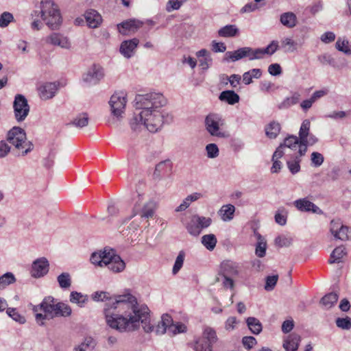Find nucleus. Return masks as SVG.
<instances>
[{
    "mask_svg": "<svg viewBox=\"0 0 351 351\" xmlns=\"http://www.w3.org/2000/svg\"><path fill=\"white\" fill-rule=\"evenodd\" d=\"M92 298L104 302V313L108 326L121 332L134 331L142 324L145 331H150L148 324V307L138 304L136 298L128 293L111 295L106 291H96Z\"/></svg>",
    "mask_w": 351,
    "mask_h": 351,
    "instance_id": "obj_1",
    "label": "nucleus"
},
{
    "mask_svg": "<svg viewBox=\"0 0 351 351\" xmlns=\"http://www.w3.org/2000/svg\"><path fill=\"white\" fill-rule=\"evenodd\" d=\"M136 110H141L138 114L134 113L130 124L133 131L140 130L144 126L151 132L158 131L164 123H170L173 117L165 114L160 108L166 104L164 96L158 93H149L138 95L134 99Z\"/></svg>",
    "mask_w": 351,
    "mask_h": 351,
    "instance_id": "obj_2",
    "label": "nucleus"
},
{
    "mask_svg": "<svg viewBox=\"0 0 351 351\" xmlns=\"http://www.w3.org/2000/svg\"><path fill=\"white\" fill-rule=\"evenodd\" d=\"M40 17L51 30H58L62 23V18L58 5L53 0L40 1Z\"/></svg>",
    "mask_w": 351,
    "mask_h": 351,
    "instance_id": "obj_3",
    "label": "nucleus"
},
{
    "mask_svg": "<svg viewBox=\"0 0 351 351\" xmlns=\"http://www.w3.org/2000/svg\"><path fill=\"white\" fill-rule=\"evenodd\" d=\"M224 125L225 120L220 114L211 112L205 117V129L211 136L220 138H227L228 134L222 129Z\"/></svg>",
    "mask_w": 351,
    "mask_h": 351,
    "instance_id": "obj_4",
    "label": "nucleus"
},
{
    "mask_svg": "<svg viewBox=\"0 0 351 351\" xmlns=\"http://www.w3.org/2000/svg\"><path fill=\"white\" fill-rule=\"evenodd\" d=\"M7 140L18 149H25L22 152L23 156L27 154L34 148L32 143L27 141L25 130L20 127L12 128L8 133Z\"/></svg>",
    "mask_w": 351,
    "mask_h": 351,
    "instance_id": "obj_5",
    "label": "nucleus"
},
{
    "mask_svg": "<svg viewBox=\"0 0 351 351\" xmlns=\"http://www.w3.org/2000/svg\"><path fill=\"white\" fill-rule=\"evenodd\" d=\"M211 223V218L195 215L191 217L186 229L190 234L198 236L202 230L209 227Z\"/></svg>",
    "mask_w": 351,
    "mask_h": 351,
    "instance_id": "obj_6",
    "label": "nucleus"
},
{
    "mask_svg": "<svg viewBox=\"0 0 351 351\" xmlns=\"http://www.w3.org/2000/svg\"><path fill=\"white\" fill-rule=\"evenodd\" d=\"M126 94L123 92L114 93L109 101L112 114L117 118L122 117L126 105Z\"/></svg>",
    "mask_w": 351,
    "mask_h": 351,
    "instance_id": "obj_7",
    "label": "nucleus"
},
{
    "mask_svg": "<svg viewBox=\"0 0 351 351\" xmlns=\"http://www.w3.org/2000/svg\"><path fill=\"white\" fill-rule=\"evenodd\" d=\"M299 143L300 139L296 136H288L284 139L283 143L276 148L274 152V157H282L283 155L291 156V151L296 150Z\"/></svg>",
    "mask_w": 351,
    "mask_h": 351,
    "instance_id": "obj_8",
    "label": "nucleus"
},
{
    "mask_svg": "<svg viewBox=\"0 0 351 351\" xmlns=\"http://www.w3.org/2000/svg\"><path fill=\"white\" fill-rule=\"evenodd\" d=\"M13 108L16 121L18 122L24 121L29 112V106L26 98L22 95H16L14 98Z\"/></svg>",
    "mask_w": 351,
    "mask_h": 351,
    "instance_id": "obj_9",
    "label": "nucleus"
},
{
    "mask_svg": "<svg viewBox=\"0 0 351 351\" xmlns=\"http://www.w3.org/2000/svg\"><path fill=\"white\" fill-rule=\"evenodd\" d=\"M104 267H107L114 273H119L124 270L125 263L119 255L115 254L113 250L109 249L107 254V261H106Z\"/></svg>",
    "mask_w": 351,
    "mask_h": 351,
    "instance_id": "obj_10",
    "label": "nucleus"
},
{
    "mask_svg": "<svg viewBox=\"0 0 351 351\" xmlns=\"http://www.w3.org/2000/svg\"><path fill=\"white\" fill-rule=\"evenodd\" d=\"M330 230L336 239L347 241L351 238V231L349 228L342 225L338 220L331 221Z\"/></svg>",
    "mask_w": 351,
    "mask_h": 351,
    "instance_id": "obj_11",
    "label": "nucleus"
},
{
    "mask_svg": "<svg viewBox=\"0 0 351 351\" xmlns=\"http://www.w3.org/2000/svg\"><path fill=\"white\" fill-rule=\"evenodd\" d=\"M148 324L152 327L150 331H145V332H152L155 331L157 335H163L167 331L169 332V328L171 324V317L168 314H165L162 316L161 320L158 322V324L154 326L153 324L150 323V315H149V310L148 309ZM143 329H144L143 328Z\"/></svg>",
    "mask_w": 351,
    "mask_h": 351,
    "instance_id": "obj_12",
    "label": "nucleus"
},
{
    "mask_svg": "<svg viewBox=\"0 0 351 351\" xmlns=\"http://www.w3.org/2000/svg\"><path fill=\"white\" fill-rule=\"evenodd\" d=\"M104 73L103 69L96 64H93L83 75L84 82L90 84H97L104 77Z\"/></svg>",
    "mask_w": 351,
    "mask_h": 351,
    "instance_id": "obj_13",
    "label": "nucleus"
},
{
    "mask_svg": "<svg viewBox=\"0 0 351 351\" xmlns=\"http://www.w3.org/2000/svg\"><path fill=\"white\" fill-rule=\"evenodd\" d=\"M49 262L45 257L36 259L32 263L31 274L34 278H40L47 274L49 271Z\"/></svg>",
    "mask_w": 351,
    "mask_h": 351,
    "instance_id": "obj_14",
    "label": "nucleus"
},
{
    "mask_svg": "<svg viewBox=\"0 0 351 351\" xmlns=\"http://www.w3.org/2000/svg\"><path fill=\"white\" fill-rule=\"evenodd\" d=\"M46 42L53 46H58L62 49H69L71 43L67 36L60 33H52L46 38Z\"/></svg>",
    "mask_w": 351,
    "mask_h": 351,
    "instance_id": "obj_15",
    "label": "nucleus"
},
{
    "mask_svg": "<svg viewBox=\"0 0 351 351\" xmlns=\"http://www.w3.org/2000/svg\"><path fill=\"white\" fill-rule=\"evenodd\" d=\"M295 206L302 212H312L316 214H322V210L315 204L306 198L299 199L294 202Z\"/></svg>",
    "mask_w": 351,
    "mask_h": 351,
    "instance_id": "obj_16",
    "label": "nucleus"
},
{
    "mask_svg": "<svg viewBox=\"0 0 351 351\" xmlns=\"http://www.w3.org/2000/svg\"><path fill=\"white\" fill-rule=\"evenodd\" d=\"M143 23L139 20L132 19L125 21L117 25L119 32L123 35L127 34L128 31H136L142 25Z\"/></svg>",
    "mask_w": 351,
    "mask_h": 351,
    "instance_id": "obj_17",
    "label": "nucleus"
},
{
    "mask_svg": "<svg viewBox=\"0 0 351 351\" xmlns=\"http://www.w3.org/2000/svg\"><path fill=\"white\" fill-rule=\"evenodd\" d=\"M138 43L139 40L137 38L123 41L120 47L121 53L127 58H131Z\"/></svg>",
    "mask_w": 351,
    "mask_h": 351,
    "instance_id": "obj_18",
    "label": "nucleus"
},
{
    "mask_svg": "<svg viewBox=\"0 0 351 351\" xmlns=\"http://www.w3.org/2000/svg\"><path fill=\"white\" fill-rule=\"evenodd\" d=\"M84 17L88 26L90 28L98 27L102 22L101 16L95 10H87L84 14Z\"/></svg>",
    "mask_w": 351,
    "mask_h": 351,
    "instance_id": "obj_19",
    "label": "nucleus"
},
{
    "mask_svg": "<svg viewBox=\"0 0 351 351\" xmlns=\"http://www.w3.org/2000/svg\"><path fill=\"white\" fill-rule=\"evenodd\" d=\"M171 170L172 163L169 160L161 161L156 166L154 176L160 179L162 176L169 175Z\"/></svg>",
    "mask_w": 351,
    "mask_h": 351,
    "instance_id": "obj_20",
    "label": "nucleus"
},
{
    "mask_svg": "<svg viewBox=\"0 0 351 351\" xmlns=\"http://www.w3.org/2000/svg\"><path fill=\"white\" fill-rule=\"evenodd\" d=\"M40 95L43 99H49L55 96L58 90L56 83H47L40 87Z\"/></svg>",
    "mask_w": 351,
    "mask_h": 351,
    "instance_id": "obj_21",
    "label": "nucleus"
},
{
    "mask_svg": "<svg viewBox=\"0 0 351 351\" xmlns=\"http://www.w3.org/2000/svg\"><path fill=\"white\" fill-rule=\"evenodd\" d=\"M55 305V299L52 296L45 297L41 302L43 311L49 319H53Z\"/></svg>",
    "mask_w": 351,
    "mask_h": 351,
    "instance_id": "obj_22",
    "label": "nucleus"
},
{
    "mask_svg": "<svg viewBox=\"0 0 351 351\" xmlns=\"http://www.w3.org/2000/svg\"><path fill=\"white\" fill-rule=\"evenodd\" d=\"M108 251V250L105 248L104 250H99L92 253L90 258L91 263L101 267H104L106 261H107Z\"/></svg>",
    "mask_w": 351,
    "mask_h": 351,
    "instance_id": "obj_23",
    "label": "nucleus"
},
{
    "mask_svg": "<svg viewBox=\"0 0 351 351\" xmlns=\"http://www.w3.org/2000/svg\"><path fill=\"white\" fill-rule=\"evenodd\" d=\"M254 235L257 239L255 254L259 258H263L266 254L267 242L265 238L256 230H254Z\"/></svg>",
    "mask_w": 351,
    "mask_h": 351,
    "instance_id": "obj_24",
    "label": "nucleus"
},
{
    "mask_svg": "<svg viewBox=\"0 0 351 351\" xmlns=\"http://www.w3.org/2000/svg\"><path fill=\"white\" fill-rule=\"evenodd\" d=\"M346 254L347 252L344 246L341 245L337 247L330 254L328 263L330 264L341 263L343 262V257L346 256Z\"/></svg>",
    "mask_w": 351,
    "mask_h": 351,
    "instance_id": "obj_25",
    "label": "nucleus"
},
{
    "mask_svg": "<svg viewBox=\"0 0 351 351\" xmlns=\"http://www.w3.org/2000/svg\"><path fill=\"white\" fill-rule=\"evenodd\" d=\"M300 337L296 334L290 335L285 341L283 347L286 351H296L299 346Z\"/></svg>",
    "mask_w": 351,
    "mask_h": 351,
    "instance_id": "obj_26",
    "label": "nucleus"
},
{
    "mask_svg": "<svg viewBox=\"0 0 351 351\" xmlns=\"http://www.w3.org/2000/svg\"><path fill=\"white\" fill-rule=\"evenodd\" d=\"M280 21L284 26L293 28L297 24V17L293 12H287L280 15Z\"/></svg>",
    "mask_w": 351,
    "mask_h": 351,
    "instance_id": "obj_27",
    "label": "nucleus"
},
{
    "mask_svg": "<svg viewBox=\"0 0 351 351\" xmlns=\"http://www.w3.org/2000/svg\"><path fill=\"white\" fill-rule=\"evenodd\" d=\"M235 207L232 204L223 205L219 210L218 214L223 221H229L234 217Z\"/></svg>",
    "mask_w": 351,
    "mask_h": 351,
    "instance_id": "obj_28",
    "label": "nucleus"
},
{
    "mask_svg": "<svg viewBox=\"0 0 351 351\" xmlns=\"http://www.w3.org/2000/svg\"><path fill=\"white\" fill-rule=\"evenodd\" d=\"M71 308L63 302H57L55 305L53 318L58 317H69L71 315Z\"/></svg>",
    "mask_w": 351,
    "mask_h": 351,
    "instance_id": "obj_29",
    "label": "nucleus"
},
{
    "mask_svg": "<svg viewBox=\"0 0 351 351\" xmlns=\"http://www.w3.org/2000/svg\"><path fill=\"white\" fill-rule=\"evenodd\" d=\"M219 99L228 104L234 105L239 101L240 98L234 90H224L220 93Z\"/></svg>",
    "mask_w": 351,
    "mask_h": 351,
    "instance_id": "obj_30",
    "label": "nucleus"
},
{
    "mask_svg": "<svg viewBox=\"0 0 351 351\" xmlns=\"http://www.w3.org/2000/svg\"><path fill=\"white\" fill-rule=\"evenodd\" d=\"M156 209V204L153 201H149L146 204H145L143 208H141V210L138 215H139V217L142 219H149L153 217Z\"/></svg>",
    "mask_w": 351,
    "mask_h": 351,
    "instance_id": "obj_31",
    "label": "nucleus"
},
{
    "mask_svg": "<svg viewBox=\"0 0 351 351\" xmlns=\"http://www.w3.org/2000/svg\"><path fill=\"white\" fill-rule=\"evenodd\" d=\"M245 47H241L234 51H227L224 56L223 60L226 62H235L246 56Z\"/></svg>",
    "mask_w": 351,
    "mask_h": 351,
    "instance_id": "obj_32",
    "label": "nucleus"
},
{
    "mask_svg": "<svg viewBox=\"0 0 351 351\" xmlns=\"http://www.w3.org/2000/svg\"><path fill=\"white\" fill-rule=\"evenodd\" d=\"M239 29L235 25H227L221 27L218 31V34L221 37H234L239 34Z\"/></svg>",
    "mask_w": 351,
    "mask_h": 351,
    "instance_id": "obj_33",
    "label": "nucleus"
},
{
    "mask_svg": "<svg viewBox=\"0 0 351 351\" xmlns=\"http://www.w3.org/2000/svg\"><path fill=\"white\" fill-rule=\"evenodd\" d=\"M300 99V94L298 92H295L291 97L285 98L280 104H279L278 108L280 110L287 109L291 106L297 104Z\"/></svg>",
    "mask_w": 351,
    "mask_h": 351,
    "instance_id": "obj_34",
    "label": "nucleus"
},
{
    "mask_svg": "<svg viewBox=\"0 0 351 351\" xmlns=\"http://www.w3.org/2000/svg\"><path fill=\"white\" fill-rule=\"evenodd\" d=\"M281 127L279 123L273 121L265 128V134L269 138H276L280 133Z\"/></svg>",
    "mask_w": 351,
    "mask_h": 351,
    "instance_id": "obj_35",
    "label": "nucleus"
},
{
    "mask_svg": "<svg viewBox=\"0 0 351 351\" xmlns=\"http://www.w3.org/2000/svg\"><path fill=\"white\" fill-rule=\"evenodd\" d=\"M88 123V116L87 113L83 112L77 115L68 125H73L78 128H82Z\"/></svg>",
    "mask_w": 351,
    "mask_h": 351,
    "instance_id": "obj_36",
    "label": "nucleus"
},
{
    "mask_svg": "<svg viewBox=\"0 0 351 351\" xmlns=\"http://www.w3.org/2000/svg\"><path fill=\"white\" fill-rule=\"evenodd\" d=\"M199 339H204L211 346L218 340L215 330L210 327H206L204 328L202 337Z\"/></svg>",
    "mask_w": 351,
    "mask_h": 351,
    "instance_id": "obj_37",
    "label": "nucleus"
},
{
    "mask_svg": "<svg viewBox=\"0 0 351 351\" xmlns=\"http://www.w3.org/2000/svg\"><path fill=\"white\" fill-rule=\"evenodd\" d=\"M247 325L251 332L255 335L259 334L263 329L261 322L256 317H250L246 319Z\"/></svg>",
    "mask_w": 351,
    "mask_h": 351,
    "instance_id": "obj_38",
    "label": "nucleus"
},
{
    "mask_svg": "<svg viewBox=\"0 0 351 351\" xmlns=\"http://www.w3.org/2000/svg\"><path fill=\"white\" fill-rule=\"evenodd\" d=\"M203 245L208 250L212 251L215 249L217 240L215 234H205L201 239Z\"/></svg>",
    "mask_w": 351,
    "mask_h": 351,
    "instance_id": "obj_39",
    "label": "nucleus"
},
{
    "mask_svg": "<svg viewBox=\"0 0 351 351\" xmlns=\"http://www.w3.org/2000/svg\"><path fill=\"white\" fill-rule=\"evenodd\" d=\"M339 295L337 293L331 292L325 295L321 299V303L327 308H330L337 302Z\"/></svg>",
    "mask_w": 351,
    "mask_h": 351,
    "instance_id": "obj_40",
    "label": "nucleus"
},
{
    "mask_svg": "<svg viewBox=\"0 0 351 351\" xmlns=\"http://www.w3.org/2000/svg\"><path fill=\"white\" fill-rule=\"evenodd\" d=\"M87 301V295H84L80 292L72 291L70 294V302L77 304L80 307L83 306Z\"/></svg>",
    "mask_w": 351,
    "mask_h": 351,
    "instance_id": "obj_41",
    "label": "nucleus"
},
{
    "mask_svg": "<svg viewBox=\"0 0 351 351\" xmlns=\"http://www.w3.org/2000/svg\"><path fill=\"white\" fill-rule=\"evenodd\" d=\"M310 125V121L308 119H305L303 121L300 126L299 132V139L302 140L303 144L304 143V142H306V141H308Z\"/></svg>",
    "mask_w": 351,
    "mask_h": 351,
    "instance_id": "obj_42",
    "label": "nucleus"
},
{
    "mask_svg": "<svg viewBox=\"0 0 351 351\" xmlns=\"http://www.w3.org/2000/svg\"><path fill=\"white\" fill-rule=\"evenodd\" d=\"M59 286L64 289H69L71 285V275L68 272H63L57 278Z\"/></svg>",
    "mask_w": 351,
    "mask_h": 351,
    "instance_id": "obj_43",
    "label": "nucleus"
},
{
    "mask_svg": "<svg viewBox=\"0 0 351 351\" xmlns=\"http://www.w3.org/2000/svg\"><path fill=\"white\" fill-rule=\"evenodd\" d=\"M15 282L16 278L12 273H5L3 276H0V290L3 289L7 286L13 284Z\"/></svg>",
    "mask_w": 351,
    "mask_h": 351,
    "instance_id": "obj_44",
    "label": "nucleus"
},
{
    "mask_svg": "<svg viewBox=\"0 0 351 351\" xmlns=\"http://www.w3.org/2000/svg\"><path fill=\"white\" fill-rule=\"evenodd\" d=\"M292 158L293 160L287 161V165L291 173L295 174L300 170V162L301 159L299 158L298 156H293Z\"/></svg>",
    "mask_w": 351,
    "mask_h": 351,
    "instance_id": "obj_45",
    "label": "nucleus"
},
{
    "mask_svg": "<svg viewBox=\"0 0 351 351\" xmlns=\"http://www.w3.org/2000/svg\"><path fill=\"white\" fill-rule=\"evenodd\" d=\"M245 49L246 50V56L249 58L250 60H254L256 59L263 58V52L261 51V49H252L251 47H245Z\"/></svg>",
    "mask_w": 351,
    "mask_h": 351,
    "instance_id": "obj_46",
    "label": "nucleus"
},
{
    "mask_svg": "<svg viewBox=\"0 0 351 351\" xmlns=\"http://www.w3.org/2000/svg\"><path fill=\"white\" fill-rule=\"evenodd\" d=\"M292 243L293 239L291 237L280 235L275 239L276 245L280 247H289L290 245H292Z\"/></svg>",
    "mask_w": 351,
    "mask_h": 351,
    "instance_id": "obj_47",
    "label": "nucleus"
},
{
    "mask_svg": "<svg viewBox=\"0 0 351 351\" xmlns=\"http://www.w3.org/2000/svg\"><path fill=\"white\" fill-rule=\"evenodd\" d=\"M335 46L339 51H342L348 55L351 54V46L349 45V43L347 40H341L340 38H339L336 42Z\"/></svg>",
    "mask_w": 351,
    "mask_h": 351,
    "instance_id": "obj_48",
    "label": "nucleus"
},
{
    "mask_svg": "<svg viewBox=\"0 0 351 351\" xmlns=\"http://www.w3.org/2000/svg\"><path fill=\"white\" fill-rule=\"evenodd\" d=\"M186 330V327L184 324L177 322L173 324V319H171V324L169 328V333L171 335H176L178 333L184 332Z\"/></svg>",
    "mask_w": 351,
    "mask_h": 351,
    "instance_id": "obj_49",
    "label": "nucleus"
},
{
    "mask_svg": "<svg viewBox=\"0 0 351 351\" xmlns=\"http://www.w3.org/2000/svg\"><path fill=\"white\" fill-rule=\"evenodd\" d=\"M195 351H212V346L204 339H198L195 345Z\"/></svg>",
    "mask_w": 351,
    "mask_h": 351,
    "instance_id": "obj_50",
    "label": "nucleus"
},
{
    "mask_svg": "<svg viewBox=\"0 0 351 351\" xmlns=\"http://www.w3.org/2000/svg\"><path fill=\"white\" fill-rule=\"evenodd\" d=\"M6 313L14 320L20 324H24L26 321L25 317L21 315L14 308H8Z\"/></svg>",
    "mask_w": 351,
    "mask_h": 351,
    "instance_id": "obj_51",
    "label": "nucleus"
},
{
    "mask_svg": "<svg viewBox=\"0 0 351 351\" xmlns=\"http://www.w3.org/2000/svg\"><path fill=\"white\" fill-rule=\"evenodd\" d=\"M184 260V253L181 251L180 252L179 254L178 255L174 265L173 267L172 273L175 275L176 274L180 269L182 268L183 265Z\"/></svg>",
    "mask_w": 351,
    "mask_h": 351,
    "instance_id": "obj_52",
    "label": "nucleus"
},
{
    "mask_svg": "<svg viewBox=\"0 0 351 351\" xmlns=\"http://www.w3.org/2000/svg\"><path fill=\"white\" fill-rule=\"evenodd\" d=\"M207 156L210 158H215L219 156V148L215 143H210L206 146Z\"/></svg>",
    "mask_w": 351,
    "mask_h": 351,
    "instance_id": "obj_53",
    "label": "nucleus"
},
{
    "mask_svg": "<svg viewBox=\"0 0 351 351\" xmlns=\"http://www.w3.org/2000/svg\"><path fill=\"white\" fill-rule=\"evenodd\" d=\"M221 79H222V80L226 79L227 81H228L230 82V86L232 88H237V86L240 84V81H241V78L239 75L232 74L229 77L228 75H223L221 76Z\"/></svg>",
    "mask_w": 351,
    "mask_h": 351,
    "instance_id": "obj_54",
    "label": "nucleus"
},
{
    "mask_svg": "<svg viewBox=\"0 0 351 351\" xmlns=\"http://www.w3.org/2000/svg\"><path fill=\"white\" fill-rule=\"evenodd\" d=\"M13 15L8 12H4L0 15V27H7L9 23L13 20Z\"/></svg>",
    "mask_w": 351,
    "mask_h": 351,
    "instance_id": "obj_55",
    "label": "nucleus"
},
{
    "mask_svg": "<svg viewBox=\"0 0 351 351\" xmlns=\"http://www.w3.org/2000/svg\"><path fill=\"white\" fill-rule=\"evenodd\" d=\"M278 279V275L269 276L266 278V282L265 289L267 291H271L275 287Z\"/></svg>",
    "mask_w": 351,
    "mask_h": 351,
    "instance_id": "obj_56",
    "label": "nucleus"
},
{
    "mask_svg": "<svg viewBox=\"0 0 351 351\" xmlns=\"http://www.w3.org/2000/svg\"><path fill=\"white\" fill-rule=\"evenodd\" d=\"M336 324L339 328L342 329H350L351 328V319L347 317L346 318H337Z\"/></svg>",
    "mask_w": 351,
    "mask_h": 351,
    "instance_id": "obj_57",
    "label": "nucleus"
},
{
    "mask_svg": "<svg viewBox=\"0 0 351 351\" xmlns=\"http://www.w3.org/2000/svg\"><path fill=\"white\" fill-rule=\"evenodd\" d=\"M278 47V43L277 41H272L266 48L261 49L263 52V56L265 54L272 55L274 53Z\"/></svg>",
    "mask_w": 351,
    "mask_h": 351,
    "instance_id": "obj_58",
    "label": "nucleus"
},
{
    "mask_svg": "<svg viewBox=\"0 0 351 351\" xmlns=\"http://www.w3.org/2000/svg\"><path fill=\"white\" fill-rule=\"evenodd\" d=\"M258 2H250L245 4L241 10V13H249L254 12L260 8V6L258 5Z\"/></svg>",
    "mask_w": 351,
    "mask_h": 351,
    "instance_id": "obj_59",
    "label": "nucleus"
},
{
    "mask_svg": "<svg viewBox=\"0 0 351 351\" xmlns=\"http://www.w3.org/2000/svg\"><path fill=\"white\" fill-rule=\"evenodd\" d=\"M324 156L319 152H313L311 154V162L315 167H319L324 162Z\"/></svg>",
    "mask_w": 351,
    "mask_h": 351,
    "instance_id": "obj_60",
    "label": "nucleus"
},
{
    "mask_svg": "<svg viewBox=\"0 0 351 351\" xmlns=\"http://www.w3.org/2000/svg\"><path fill=\"white\" fill-rule=\"evenodd\" d=\"M143 200V195L138 194L137 195V199H136L135 205L132 210V215H131V217H135L139 213L141 210V204L142 203Z\"/></svg>",
    "mask_w": 351,
    "mask_h": 351,
    "instance_id": "obj_61",
    "label": "nucleus"
},
{
    "mask_svg": "<svg viewBox=\"0 0 351 351\" xmlns=\"http://www.w3.org/2000/svg\"><path fill=\"white\" fill-rule=\"evenodd\" d=\"M242 343L245 348L250 350L256 343V340L254 337H244Z\"/></svg>",
    "mask_w": 351,
    "mask_h": 351,
    "instance_id": "obj_62",
    "label": "nucleus"
},
{
    "mask_svg": "<svg viewBox=\"0 0 351 351\" xmlns=\"http://www.w3.org/2000/svg\"><path fill=\"white\" fill-rule=\"evenodd\" d=\"M282 45L283 46H289V48L287 49V51H289V52H293L296 50V43L291 38H285L282 41Z\"/></svg>",
    "mask_w": 351,
    "mask_h": 351,
    "instance_id": "obj_63",
    "label": "nucleus"
},
{
    "mask_svg": "<svg viewBox=\"0 0 351 351\" xmlns=\"http://www.w3.org/2000/svg\"><path fill=\"white\" fill-rule=\"evenodd\" d=\"M268 72L270 75L276 76L282 73V69L278 64H271L268 67Z\"/></svg>",
    "mask_w": 351,
    "mask_h": 351,
    "instance_id": "obj_64",
    "label": "nucleus"
}]
</instances>
